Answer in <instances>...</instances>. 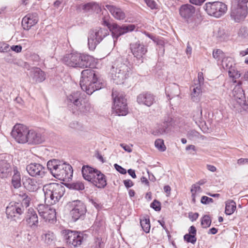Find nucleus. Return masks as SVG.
Returning a JSON list of instances; mask_svg holds the SVG:
<instances>
[{"label":"nucleus","mask_w":248,"mask_h":248,"mask_svg":"<svg viewBox=\"0 0 248 248\" xmlns=\"http://www.w3.org/2000/svg\"><path fill=\"white\" fill-rule=\"evenodd\" d=\"M80 86L82 90L88 94H92L96 90H100L106 86L105 81L97 77L95 71L91 69L82 71Z\"/></svg>","instance_id":"1"},{"label":"nucleus","mask_w":248,"mask_h":248,"mask_svg":"<svg viewBox=\"0 0 248 248\" xmlns=\"http://www.w3.org/2000/svg\"><path fill=\"white\" fill-rule=\"evenodd\" d=\"M43 190L45 202L51 204L58 202L65 193V187L61 184L55 183L44 185Z\"/></svg>","instance_id":"2"},{"label":"nucleus","mask_w":248,"mask_h":248,"mask_svg":"<svg viewBox=\"0 0 248 248\" xmlns=\"http://www.w3.org/2000/svg\"><path fill=\"white\" fill-rule=\"evenodd\" d=\"M93 60L92 57L78 53L66 54L62 58V62L66 65L82 68L91 67Z\"/></svg>","instance_id":"3"},{"label":"nucleus","mask_w":248,"mask_h":248,"mask_svg":"<svg viewBox=\"0 0 248 248\" xmlns=\"http://www.w3.org/2000/svg\"><path fill=\"white\" fill-rule=\"evenodd\" d=\"M131 73V68L128 63H125L117 61L110 70L111 79L117 84L124 83Z\"/></svg>","instance_id":"4"},{"label":"nucleus","mask_w":248,"mask_h":248,"mask_svg":"<svg viewBox=\"0 0 248 248\" xmlns=\"http://www.w3.org/2000/svg\"><path fill=\"white\" fill-rule=\"evenodd\" d=\"M112 96L113 99L112 107L114 112L119 116H124L128 113L126 99L122 93L112 91Z\"/></svg>","instance_id":"5"},{"label":"nucleus","mask_w":248,"mask_h":248,"mask_svg":"<svg viewBox=\"0 0 248 248\" xmlns=\"http://www.w3.org/2000/svg\"><path fill=\"white\" fill-rule=\"evenodd\" d=\"M62 233L66 243L74 247L80 246L88 237V235L83 232L69 230H63Z\"/></svg>","instance_id":"6"},{"label":"nucleus","mask_w":248,"mask_h":248,"mask_svg":"<svg viewBox=\"0 0 248 248\" xmlns=\"http://www.w3.org/2000/svg\"><path fill=\"white\" fill-rule=\"evenodd\" d=\"M103 24L106 26L111 32L114 39V44L115 43L119 36L129 31H133L136 27L135 25L133 24L120 26L116 23L110 24L107 20H103Z\"/></svg>","instance_id":"7"},{"label":"nucleus","mask_w":248,"mask_h":248,"mask_svg":"<svg viewBox=\"0 0 248 248\" xmlns=\"http://www.w3.org/2000/svg\"><path fill=\"white\" fill-rule=\"evenodd\" d=\"M108 31L106 29L99 28L91 30L89 32L88 37L89 48L91 50H93L96 46L104 37L108 35Z\"/></svg>","instance_id":"8"},{"label":"nucleus","mask_w":248,"mask_h":248,"mask_svg":"<svg viewBox=\"0 0 248 248\" xmlns=\"http://www.w3.org/2000/svg\"><path fill=\"white\" fill-rule=\"evenodd\" d=\"M232 94L235 103L234 108L238 112H241L246 106L245 96L241 84L238 83L233 88Z\"/></svg>","instance_id":"9"},{"label":"nucleus","mask_w":248,"mask_h":248,"mask_svg":"<svg viewBox=\"0 0 248 248\" xmlns=\"http://www.w3.org/2000/svg\"><path fill=\"white\" fill-rule=\"evenodd\" d=\"M204 8L209 15L217 18L221 16L227 10V5L219 1L207 2Z\"/></svg>","instance_id":"10"},{"label":"nucleus","mask_w":248,"mask_h":248,"mask_svg":"<svg viewBox=\"0 0 248 248\" xmlns=\"http://www.w3.org/2000/svg\"><path fill=\"white\" fill-rule=\"evenodd\" d=\"M29 129L21 124H16L11 132V135L19 143H25L28 141Z\"/></svg>","instance_id":"11"},{"label":"nucleus","mask_w":248,"mask_h":248,"mask_svg":"<svg viewBox=\"0 0 248 248\" xmlns=\"http://www.w3.org/2000/svg\"><path fill=\"white\" fill-rule=\"evenodd\" d=\"M24 211L25 208L23 205L17 202L10 203L6 209L7 217L14 218L15 220L22 219Z\"/></svg>","instance_id":"12"},{"label":"nucleus","mask_w":248,"mask_h":248,"mask_svg":"<svg viewBox=\"0 0 248 248\" xmlns=\"http://www.w3.org/2000/svg\"><path fill=\"white\" fill-rule=\"evenodd\" d=\"M70 215L74 221H76L84 217L86 212V207L82 202L79 200L74 201L70 204Z\"/></svg>","instance_id":"13"},{"label":"nucleus","mask_w":248,"mask_h":248,"mask_svg":"<svg viewBox=\"0 0 248 248\" xmlns=\"http://www.w3.org/2000/svg\"><path fill=\"white\" fill-rule=\"evenodd\" d=\"M195 13V7L190 4H183L179 8V13L181 16L192 27L197 26L196 23L194 22Z\"/></svg>","instance_id":"14"},{"label":"nucleus","mask_w":248,"mask_h":248,"mask_svg":"<svg viewBox=\"0 0 248 248\" xmlns=\"http://www.w3.org/2000/svg\"><path fill=\"white\" fill-rule=\"evenodd\" d=\"M247 14V5L232 3L231 16L235 22H239L244 20Z\"/></svg>","instance_id":"15"},{"label":"nucleus","mask_w":248,"mask_h":248,"mask_svg":"<svg viewBox=\"0 0 248 248\" xmlns=\"http://www.w3.org/2000/svg\"><path fill=\"white\" fill-rule=\"evenodd\" d=\"M37 210L40 216L46 221L52 222L56 219V213L54 208L51 206L39 205Z\"/></svg>","instance_id":"16"},{"label":"nucleus","mask_w":248,"mask_h":248,"mask_svg":"<svg viewBox=\"0 0 248 248\" xmlns=\"http://www.w3.org/2000/svg\"><path fill=\"white\" fill-rule=\"evenodd\" d=\"M26 170L32 177L43 178L46 173V168L39 163H31L26 166Z\"/></svg>","instance_id":"17"},{"label":"nucleus","mask_w":248,"mask_h":248,"mask_svg":"<svg viewBox=\"0 0 248 248\" xmlns=\"http://www.w3.org/2000/svg\"><path fill=\"white\" fill-rule=\"evenodd\" d=\"M130 49L134 57L138 60H141L147 52L146 46L139 41L131 44Z\"/></svg>","instance_id":"18"},{"label":"nucleus","mask_w":248,"mask_h":248,"mask_svg":"<svg viewBox=\"0 0 248 248\" xmlns=\"http://www.w3.org/2000/svg\"><path fill=\"white\" fill-rule=\"evenodd\" d=\"M66 163L60 160L53 159L49 160L47 163V168L52 175L55 178L65 167Z\"/></svg>","instance_id":"19"},{"label":"nucleus","mask_w":248,"mask_h":248,"mask_svg":"<svg viewBox=\"0 0 248 248\" xmlns=\"http://www.w3.org/2000/svg\"><path fill=\"white\" fill-rule=\"evenodd\" d=\"M76 109L79 115H81L85 119H91L93 115V108L91 104L88 101L80 103L79 106L76 107Z\"/></svg>","instance_id":"20"},{"label":"nucleus","mask_w":248,"mask_h":248,"mask_svg":"<svg viewBox=\"0 0 248 248\" xmlns=\"http://www.w3.org/2000/svg\"><path fill=\"white\" fill-rule=\"evenodd\" d=\"M38 21L36 13H29L25 16L22 20V26L24 30H29Z\"/></svg>","instance_id":"21"},{"label":"nucleus","mask_w":248,"mask_h":248,"mask_svg":"<svg viewBox=\"0 0 248 248\" xmlns=\"http://www.w3.org/2000/svg\"><path fill=\"white\" fill-rule=\"evenodd\" d=\"M155 101V96L149 93H143L140 94L137 98V101L140 105L147 107L151 106Z\"/></svg>","instance_id":"22"},{"label":"nucleus","mask_w":248,"mask_h":248,"mask_svg":"<svg viewBox=\"0 0 248 248\" xmlns=\"http://www.w3.org/2000/svg\"><path fill=\"white\" fill-rule=\"evenodd\" d=\"M106 7L115 19L121 20L125 18V14L120 8L112 5H106Z\"/></svg>","instance_id":"23"},{"label":"nucleus","mask_w":248,"mask_h":248,"mask_svg":"<svg viewBox=\"0 0 248 248\" xmlns=\"http://www.w3.org/2000/svg\"><path fill=\"white\" fill-rule=\"evenodd\" d=\"M13 171L10 164L5 160H0V177L1 178H7L11 175Z\"/></svg>","instance_id":"24"},{"label":"nucleus","mask_w":248,"mask_h":248,"mask_svg":"<svg viewBox=\"0 0 248 248\" xmlns=\"http://www.w3.org/2000/svg\"><path fill=\"white\" fill-rule=\"evenodd\" d=\"M91 183L98 188H104L107 185L106 177L99 170L95 173Z\"/></svg>","instance_id":"25"},{"label":"nucleus","mask_w":248,"mask_h":248,"mask_svg":"<svg viewBox=\"0 0 248 248\" xmlns=\"http://www.w3.org/2000/svg\"><path fill=\"white\" fill-rule=\"evenodd\" d=\"M44 140L41 133L33 130H29L28 136V141L29 144H40Z\"/></svg>","instance_id":"26"},{"label":"nucleus","mask_w":248,"mask_h":248,"mask_svg":"<svg viewBox=\"0 0 248 248\" xmlns=\"http://www.w3.org/2000/svg\"><path fill=\"white\" fill-rule=\"evenodd\" d=\"M73 176V169L71 165L66 164L65 167L61 170L56 178L60 180H66L72 178Z\"/></svg>","instance_id":"27"},{"label":"nucleus","mask_w":248,"mask_h":248,"mask_svg":"<svg viewBox=\"0 0 248 248\" xmlns=\"http://www.w3.org/2000/svg\"><path fill=\"white\" fill-rule=\"evenodd\" d=\"M98 170L89 166L84 165L82 168L83 177L85 180L91 182Z\"/></svg>","instance_id":"28"},{"label":"nucleus","mask_w":248,"mask_h":248,"mask_svg":"<svg viewBox=\"0 0 248 248\" xmlns=\"http://www.w3.org/2000/svg\"><path fill=\"white\" fill-rule=\"evenodd\" d=\"M81 93L79 91L74 92L67 96V103L73 104L76 107L79 106L81 103Z\"/></svg>","instance_id":"29"},{"label":"nucleus","mask_w":248,"mask_h":248,"mask_svg":"<svg viewBox=\"0 0 248 248\" xmlns=\"http://www.w3.org/2000/svg\"><path fill=\"white\" fill-rule=\"evenodd\" d=\"M25 187L30 191H36L40 187V184L34 178H27L23 182Z\"/></svg>","instance_id":"30"},{"label":"nucleus","mask_w":248,"mask_h":248,"mask_svg":"<svg viewBox=\"0 0 248 248\" xmlns=\"http://www.w3.org/2000/svg\"><path fill=\"white\" fill-rule=\"evenodd\" d=\"M26 221L31 226L37 225L38 223V216L33 209H29L26 215Z\"/></svg>","instance_id":"31"},{"label":"nucleus","mask_w":248,"mask_h":248,"mask_svg":"<svg viewBox=\"0 0 248 248\" xmlns=\"http://www.w3.org/2000/svg\"><path fill=\"white\" fill-rule=\"evenodd\" d=\"M31 77L36 82H41L45 80L46 74L40 68L34 67L31 70Z\"/></svg>","instance_id":"32"},{"label":"nucleus","mask_w":248,"mask_h":248,"mask_svg":"<svg viewBox=\"0 0 248 248\" xmlns=\"http://www.w3.org/2000/svg\"><path fill=\"white\" fill-rule=\"evenodd\" d=\"M13 172L11 181L12 185L15 188H18L21 186L20 173L16 167H13Z\"/></svg>","instance_id":"33"},{"label":"nucleus","mask_w":248,"mask_h":248,"mask_svg":"<svg viewBox=\"0 0 248 248\" xmlns=\"http://www.w3.org/2000/svg\"><path fill=\"white\" fill-rule=\"evenodd\" d=\"M179 93L178 86L175 84L166 88V93L169 99L175 96H178Z\"/></svg>","instance_id":"34"},{"label":"nucleus","mask_w":248,"mask_h":248,"mask_svg":"<svg viewBox=\"0 0 248 248\" xmlns=\"http://www.w3.org/2000/svg\"><path fill=\"white\" fill-rule=\"evenodd\" d=\"M191 99L194 102H197L199 100V96L201 94V87L200 84H195L191 87Z\"/></svg>","instance_id":"35"},{"label":"nucleus","mask_w":248,"mask_h":248,"mask_svg":"<svg viewBox=\"0 0 248 248\" xmlns=\"http://www.w3.org/2000/svg\"><path fill=\"white\" fill-rule=\"evenodd\" d=\"M168 126V123L167 122H164L162 124H158L153 130V134L158 136L165 134Z\"/></svg>","instance_id":"36"},{"label":"nucleus","mask_w":248,"mask_h":248,"mask_svg":"<svg viewBox=\"0 0 248 248\" xmlns=\"http://www.w3.org/2000/svg\"><path fill=\"white\" fill-rule=\"evenodd\" d=\"M221 65L224 69L228 71L231 68H232L235 64L231 57H225L221 61Z\"/></svg>","instance_id":"37"},{"label":"nucleus","mask_w":248,"mask_h":248,"mask_svg":"<svg viewBox=\"0 0 248 248\" xmlns=\"http://www.w3.org/2000/svg\"><path fill=\"white\" fill-rule=\"evenodd\" d=\"M42 238L45 243L49 245L54 243L55 239L54 233L50 231L44 233L42 235Z\"/></svg>","instance_id":"38"},{"label":"nucleus","mask_w":248,"mask_h":248,"mask_svg":"<svg viewBox=\"0 0 248 248\" xmlns=\"http://www.w3.org/2000/svg\"><path fill=\"white\" fill-rule=\"evenodd\" d=\"M236 203L233 200H228L226 202L225 213L231 215L236 209Z\"/></svg>","instance_id":"39"},{"label":"nucleus","mask_w":248,"mask_h":248,"mask_svg":"<svg viewBox=\"0 0 248 248\" xmlns=\"http://www.w3.org/2000/svg\"><path fill=\"white\" fill-rule=\"evenodd\" d=\"M140 226L143 231L146 233H148L150 230V219L147 217H143L140 219Z\"/></svg>","instance_id":"40"},{"label":"nucleus","mask_w":248,"mask_h":248,"mask_svg":"<svg viewBox=\"0 0 248 248\" xmlns=\"http://www.w3.org/2000/svg\"><path fill=\"white\" fill-rule=\"evenodd\" d=\"M91 248H104V243L100 237H97L94 239L91 245Z\"/></svg>","instance_id":"41"},{"label":"nucleus","mask_w":248,"mask_h":248,"mask_svg":"<svg viewBox=\"0 0 248 248\" xmlns=\"http://www.w3.org/2000/svg\"><path fill=\"white\" fill-rule=\"evenodd\" d=\"M69 126L72 129H74L78 131H84L85 129L84 126L77 121H73L71 122Z\"/></svg>","instance_id":"42"},{"label":"nucleus","mask_w":248,"mask_h":248,"mask_svg":"<svg viewBox=\"0 0 248 248\" xmlns=\"http://www.w3.org/2000/svg\"><path fill=\"white\" fill-rule=\"evenodd\" d=\"M228 74L229 76L232 78H238L240 77V74L238 71L235 67V65L232 67V68H231L228 71Z\"/></svg>","instance_id":"43"},{"label":"nucleus","mask_w":248,"mask_h":248,"mask_svg":"<svg viewBox=\"0 0 248 248\" xmlns=\"http://www.w3.org/2000/svg\"><path fill=\"white\" fill-rule=\"evenodd\" d=\"M213 57L217 61H219L220 60H222L224 58L223 51L219 49L214 50L213 51Z\"/></svg>","instance_id":"44"},{"label":"nucleus","mask_w":248,"mask_h":248,"mask_svg":"<svg viewBox=\"0 0 248 248\" xmlns=\"http://www.w3.org/2000/svg\"><path fill=\"white\" fill-rule=\"evenodd\" d=\"M211 223L210 217L208 215H205L203 217L201 220V225L203 228H207L209 227Z\"/></svg>","instance_id":"45"},{"label":"nucleus","mask_w":248,"mask_h":248,"mask_svg":"<svg viewBox=\"0 0 248 248\" xmlns=\"http://www.w3.org/2000/svg\"><path fill=\"white\" fill-rule=\"evenodd\" d=\"M155 146L160 151L163 152L166 149V146L164 145V141L161 139H157L155 142Z\"/></svg>","instance_id":"46"},{"label":"nucleus","mask_w":248,"mask_h":248,"mask_svg":"<svg viewBox=\"0 0 248 248\" xmlns=\"http://www.w3.org/2000/svg\"><path fill=\"white\" fill-rule=\"evenodd\" d=\"M193 120L197 123V122H200L202 119V109L201 106H199L198 108V110L196 112H194L193 115Z\"/></svg>","instance_id":"47"},{"label":"nucleus","mask_w":248,"mask_h":248,"mask_svg":"<svg viewBox=\"0 0 248 248\" xmlns=\"http://www.w3.org/2000/svg\"><path fill=\"white\" fill-rule=\"evenodd\" d=\"M71 187L77 190H82L84 189V184L80 181H77L71 184Z\"/></svg>","instance_id":"48"},{"label":"nucleus","mask_w":248,"mask_h":248,"mask_svg":"<svg viewBox=\"0 0 248 248\" xmlns=\"http://www.w3.org/2000/svg\"><path fill=\"white\" fill-rule=\"evenodd\" d=\"M184 239L185 241L188 243H191L192 244H195L197 241V238L194 235L190 234H186L184 236Z\"/></svg>","instance_id":"49"},{"label":"nucleus","mask_w":248,"mask_h":248,"mask_svg":"<svg viewBox=\"0 0 248 248\" xmlns=\"http://www.w3.org/2000/svg\"><path fill=\"white\" fill-rule=\"evenodd\" d=\"M238 35L242 38H246L248 36V29L246 27H241L238 31Z\"/></svg>","instance_id":"50"},{"label":"nucleus","mask_w":248,"mask_h":248,"mask_svg":"<svg viewBox=\"0 0 248 248\" xmlns=\"http://www.w3.org/2000/svg\"><path fill=\"white\" fill-rule=\"evenodd\" d=\"M202 191L201 187L198 185V184H194L192 186L191 192L192 193L196 194V193H200Z\"/></svg>","instance_id":"51"},{"label":"nucleus","mask_w":248,"mask_h":248,"mask_svg":"<svg viewBox=\"0 0 248 248\" xmlns=\"http://www.w3.org/2000/svg\"><path fill=\"white\" fill-rule=\"evenodd\" d=\"M147 5L151 9L157 8V4L155 1L154 0H144Z\"/></svg>","instance_id":"52"},{"label":"nucleus","mask_w":248,"mask_h":248,"mask_svg":"<svg viewBox=\"0 0 248 248\" xmlns=\"http://www.w3.org/2000/svg\"><path fill=\"white\" fill-rule=\"evenodd\" d=\"M9 50V45L8 44L3 42L0 43V52H7Z\"/></svg>","instance_id":"53"},{"label":"nucleus","mask_w":248,"mask_h":248,"mask_svg":"<svg viewBox=\"0 0 248 248\" xmlns=\"http://www.w3.org/2000/svg\"><path fill=\"white\" fill-rule=\"evenodd\" d=\"M213 202L214 200L213 199L205 196L202 197L201 200V203L204 204H208L210 203Z\"/></svg>","instance_id":"54"},{"label":"nucleus","mask_w":248,"mask_h":248,"mask_svg":"<svg viewBox=\"0 0 248 248\" xmlns=\"http://www.w3.org/2000/svg\"><path fill=\"white\" fill-rule=\"evenodd\" d=\"M151 207L156 211H159L161 210L160 203L156 200H154L151 204Z\"/></svg>","instance_id":"55"},{"label":"nucleus","mask_w":248,"mask_h":248,"mask_svg":"<svg viewBox=\"0 0 248 248\" xmlns=\"http://www.w3.org/2000/svg\"><path fill=\"white\" fill-rule=\"evenodd\" d=\"M23 200L21 205H23V206H25L26 207L29 206L30 202V198L26 194H24L23 195Z\"/></svg>","instance_id":"56"},{"label":"nucleus","mask_w":248,"mask_h":248,"mask_svg":"<svg viewBox=\"0 0 248 248\" xmlns=\"http://www.w3.org/2000/svg\"><path fill=\"white\" fill-rule=\"evenodd\" d=\"M101 11V7L100 5L95 2H93L92 12H95L97 14L100 13Z\"/></svg>","instance_id":"57"},{"label":"nucleus","mask_w":248,"mask_h":248,"mask_svg":"<svg viewBox=\"0 0 248 248\" xmlns=\"http://www.w3.org/2000/svg\"><path fill=\"white\" fill-rule=\"evenodd\" d=\"M93 2H89L83 5L82 9L86 12H92Z\"/></svg>","instance_id":"58"},{"label":"nucleus","mask_w":248,"mask_h":248,"mask_svg":"<svg viewBox=\"0 0 248 248\" xmlns=\"http://www.w3.org/2000/svg\"><path fill=\"white\" fill-rule=\"evenodd\" d=\"M114 166L115 169L120 173L122 174H125L126 173V170L121 166L117 164H115Z\"/></svg>","instance_id":"59"},{"label":"nucleus","mask_w":248,"mask_h":248,"mask_svg":"<svg viewBox=\"0 0 248 248\" xmlns=\"http://www.w3.org/2000/svg\"><path fill=\"white\" fill-rule=\"evenodd\" d=\"M11 49L16 53H19L22 50V46L20 45L12 46Z\"/></svg>","instance_id":"60"},{"label":"nucleus","mask_w":248,"mask_h":248,"mask_svg":"<svg viewBox=\"0 0 248 248\" xmlns=\"http://www.w3.org/2000/svg\"><path fill=\"white\" fill-rule=\"evenodd\" d=\"M124 186L127 188L132 187L134 185L133 182L130 179L124 180Z\"/></svg>","instance_id":"61"},{"label":"nucleus","mask_w":248,"mask_h":248,"mask_svg":"<svg viewBox=\"0 0 248 248\" xmlns=\"http://www.w3.org/2000/svg\"><path fill=\"white\" fill-rule=\"evenodd\" d=\"M199 217V214L197 213H190L189 214V218L192 221L196 220Z\"/></svg>","instance_id":"62"},{"label":"nucleus","mask_w":248,"mask_h":248,"mask_svg":"<svg viewBox=\"0 0 248 248\" xmlns=\"http://www.w3.org/2000/svg\"><path fill=\"white\" fill-rule=\"evenodd\" d=\"M120 146L126 152L128 153H131L132 152V149L129 145L121 143L120 144Z\"/></svg>","instance_id":"63"},{"label":"nucleus","mask_w":248,"mask_h":248,"mask_svg":"<svg viewBox=\"0 0 248 248\" xmlns=\"http://www.w3.org/2000/svg\"><path fill=\"white\" fill-rule=\"evenodd\" d=\"M248 164V159L247 158H240L237 160V164L239 165H244L245 164Z\"/></svg>","instance_id":"64"}]
</instances>
